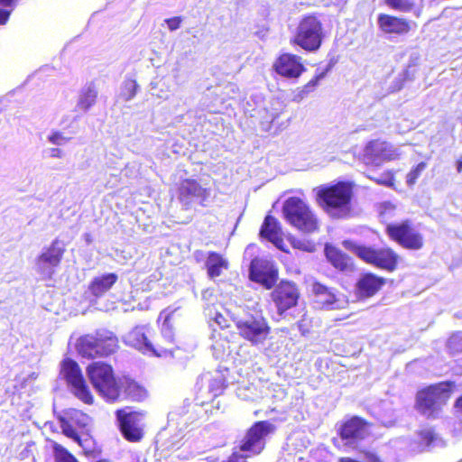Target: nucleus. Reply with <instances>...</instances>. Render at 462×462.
Segmentation results:
<instances>
[{"mask_svg": "<svg viewBox=\"0 0 462 462\" xmlns=\"http://www.w3.org/2000/svg\"><path fill=\"white\" fill-rule=\"evenodd\" d=\"M177 309L167 308L161 311L159 320L163 319L162 334L154 338L152 342L145 338L144 346L157 357L173 356L175 350L180 347L174 334V313Z\"/></svg>", "mask_w": 462, "mask_h": 462, "instance_id": "8", "label": "nucleus"}, {"mask_svg": "<svg viewBox=\"0 0 462 462\" xmlns=\"http://www.w3.org/2000/svg\"><path fill=\"white\" fill-rule=\"evenodd\" d=\"M118 276L115 273H109L95 277L88 284V291L96 298L102 297L117 282Z\"/></svg>", "mask_w": 462, "mask_h": 462, "instance_id": "27", "label": "nucleus"}, {"mask_svg": "<svg viewBox=\"0 0 462 462\" xmlns=\"http://www.w3.org/2000/svg\"><path fill=\"white\" fill-rule=\"evenodd\" d=\"M283 218L303 234L319 232L320 221L312 208L299 197H289L282 208Z\"/></svg>", "mask_w": 462, "mask_h": 462, "instance_id": "4", "label": "nucleus"}, {"mask_svg": "<svg viewBox=\"0 0 462 462\" xmlns=\"http://www.w3.org/2000/svg\"><path fill=\"white\" fill-rule=\"evenodd\" d=\"M97 97V92L93 89H88L79 100V106L83 110L89 109L95 103Z\"/></svg>", "mask_w": 462, "mask_h": 462, "instance_id": "39", "label": "nucleus"}, {"mask_svg": "<svg viewBox=\"0 0 462 462\" xmlns=\"http://www.w3.org/2000/svg\"><path fill=\"white\" fill-rule=\"evenodd\" d=\"M61 140H64V137L60 132H54L49 136V141L54 144H59Z\"/></svg>", "mask_w": 462, "mask_h": 462, "instance_id": "44", "label": "nucleus"}, {"mask_svg": "<svg viewBox=\"0 0 462 462\" xmlns=\"http://www.w3.org/2000/svg\"><path fill=\"white\" fill-rule=\"evenodd\" d=\"M119 388V399L124 395L126 400L140 402L146 396L145 389L132 380L121 379Z\"/></svg>", "mask_w": 462, "mask_h": 462, "instance_id": "28", "label": "nucleus"}, {"mask_svg": "<svg viewBox=\"0 0 462 462\" xmlns=\"http://www.w3.org/2000/svg\"><path fill=\"white\" fill-rule=\"evenodd\" d=\"M288 241L293 249L306 253H313L316 251V244L312 240L290 236Z\"/></svg>", "mask_w": 462, "mask_h": 462, "instance_id": "33", "label": "nucleus"}, {"mask_svg": "<svg viewBox=\"0 0 462 462\" xmlns=\"http://www.w3.org/2000/svg\"><path fill=\"white\" fill-rule=\"evenodd\" d=\"M456 411L462 416V394L457 398L454 402Z\"/></svg>", "mask_w": 462, "mask_h": 462, "instance_id": "46", "label": "nucleus"}, {"mask_svg": "<svg viewBox=\"0 0 462 462\" xmlns=\"http://www.w3.org/2000/svg\"><path fill=\"white\" fill-rule=\"evenodd\" d=\"M12 12L11 8H0V25H5L8 23Z\"/></svg>", "mask_w": 462, "mask_h": 462, "instance_id": "42", "label": "nucleus"}, {"mask_svg": "<svg viewBox=\"0 0 462 462\" xmlns=\"http://www.w3.org/2000/svg\"><path fill=\"white\" fill-rule=\"evenodd\" d=\"M345 249L355 254L365 263L371 264L378 269L393 273L399 267L400 255L390 246L374 248L365 245H359L356 242L346 239L342 241Z\"/></svg>", "mask_w": 462, "mask_h": 462, "instance_id": "5", "label": "nucleus"}, {"mask_svg": "<svg viewBox=\"0 0 462 462\" xmlns=\"http://www.w3.org/2000/svg\"><path fill=\"white\" fill-rule=\"evenodd\" d=\"M61 373L73 394L86 404L94 403V396L81 373L78 363L72 359H65L62 362Z\"/></svg>", "mask_w": 462, "mask_h": 462, "instance_id": "14", "label": "nucleus"}, {"mask_svg": "<svg viewBox=\"0 0 462 462\" xmlns=\"http://www.w3.org/2000/svg\"><path fill=\"white\" fill-rule=\"evenodd\" d=\"M354 189L355 183L348 180L321 185L315 189L316 202L330 217L348 218L354 213Z\"/></svg>", "mask_w": 462, "mask_h": 462, "instance_id": "1", "label": "nucleus"}, {"mask_svg": "<svg viewBox=\"0 0 462 462\" xmlns=\"http://www.w3.org/2000/svg\"><path fill=\"white\" fill-rule=\"evenodd\" d=\"M51 155L52 157L60 158L62 156V151L59 148H52L51 149Z\"/></svg>", "mask_w": 462, "mask_h": 462, "instance_id": "47", "label": "nucleus"}, {"mask_svg": "<svg viewBox=\"0 0 462 462\" xmlns=\"http://www.w3.org/2000/svg\"><path fill=\"white\" fill-rule=\"evenodd\" d=\"M381 32L389 36H404L412 31V23L402 16L381 13L377 15Z\"/></svg>", "mask_w": 462, "mask_h": 462, "instance_id": "20", "label": "nucleus"}, {"mask_svg": "<svg viewBox=\"0 0 462 462\" xmlns=\"http://www.w3.org/2000/svg\"><path fill=\"white\" fill-rule=\"evenodd\" d=\"M454 386L452 381H442L420 389L415 396V409L428 419L438 418Z\"/></svg>", "mask_w": 462, "mask_h": 462, "instance_id": "3", "label": "nucleus"}, {"mask_svg": "<svg viewBox=\"0 0 462 462\" xmlns=\"http://www.w3.org/2000/svg\"><path fill=\"white\" fill-rule=\"evenodd\" d=\"M327 70L317 73L311 79H310L304 86H302L299 95L303 97L304 96H307L310 92L314 91L319 86V81L325 78Z\"/></svg>", "mask_w": 462, "mask_h": 462, "instance_id": "36", "label": "nucleus"}, {"mask_svg": "<svg viewBox=\"0 0 462 462\" xmlns=\"http://www.w3.org/2000/svg\"><path fill=\"white\" fill-rule=\"evenodd\" d=\"M259 235L262 238L273 244L278 249L285 252L283 235L281 223L276 217L268 214L261 226Z\"/></svg>", "mask_w": 462, "mask_h": 462, "instance_id": "22", "label": "nucleus"}, {"mask_svg": "<svg viewBox=\"0 0 462 462\" xmlns=\"http://www.w3.org/2000/svg\"><path fill=\"white\" fill-rule=\"evenodd\" d=\"M271 298L282 315L298 304L300 291L295 282L282 280L271 292Z\"/></svg>", "mask_w": 462, "mask_h": 462, "instance_id": "17", "label": "nucleus"}, {"mask_svg": "<svg viewBox=\"0 0 462 462\" xmlns=\"http://www.w3.org/2000/svg\"><path fill=\"white\" fill-rule=\"evenodd\" d=\"M76 442L82 448L84 454L87 456L96 457L101 453V448L88 434H82L79 440Z\"/></svg>", "mask_w": 462, "mask_h": 462, "instance_id": "32", "label": "nucleus"}, {"mask_svg": "<svg viewBox=\"0 0 462 462\" xmlns=\"http://www.w3.org/2000/svg\"><path fill=\"white\" fill-rule=\"evenodd\" d=\"M386 284V279L372 272L362 273L355 284L358 299L366 300L375 296Z\"/></svg>", "mask_w": 462, "mask_h": 462, "instance_id": "21", "label": "nucleus"}, {"mask_svg": "<svg viewBox=\"0 0 462 462\" xmlns=\"http://www.w3.org/2000/svg\"><path fill=\"white\" fill-rule=\"evenodd\" d=\"M117 427L123 438L131 443L142 441L144 437V425L143 423L144 412L119 409L116 411Z\"/></svg>", "mask_w": 462, "mask_h": 462, "instance_id": "12", "label": "nucleus"}, {"mask_svg": "<svg viewBox=\"0 0 462 462\" xmlns=\"http://www.w3.org/2000/svg\"><path fill=\"white\" fill-rule=\"evenodd\" d=\"M238 335L253 346L263 344L271 333L267 319L262 315L251 316L236 321Z\"/></svg>", "mask_w": 462, "mask_h": 462, "instance_id": "13", "label": "nucleus"}, {"mask_svg": "<svg viewBox=\"0 0 462 462\" xmlns=\"http://www.w3.org/2000/svg\"><path fill=\"white\" fill-rule=\"evenodd\" d=\"M97 462H103L102 460L97 461Z\"/></svg>", "mask_w": 462, "mask_h": 462, "instance_id": "49", "label": "nucleus"}, {"mask_svg": "<svg viewBox=\"0 0 462 462\" xmlns=\"http://www.w3.org/2000/svg\"><path fill=\"white\" fill-rule=\"evenodd\" d=\"M426 167L427 163L421 162L407 173L406 182L408 186L411 187L416 183L417 180L420 178V176L421 175L422 171L426 169Z\"/></svg>", "mask_w": 462, "mask_h": 462, "instance_id": "38", "label": "nucleus"}, {"mask_svg": "<svg viewBox=\"0 0 462 462\" xmlns=\"http://www.w3.org/2000/svg\"><path fill=\"white\" fill-rule=\"evenodd\" d=\"M182 19L180 16H173L171 18H167L165 23L170 31H175L180 27Z\"/></svg>", "mask_w": 462, "mask_h": 462, "instance_id": "41", "label": "nucleus"}, {"mask_svg": "<svg viewBox=\"0 0 462 462\" xmlns=\"http://www.w3.org/2000/svg\"><path fill=\"white\" fill-rule=\"evenodd\" d=\"M385 234L391 241L407 250L417 251L424 246L423 235L410 219L387 224Z\"/></svg>", "mask_w": 462, "mask_h": 462, "instance_id": "9", "label": "nucleus"}, {"mask_svg": "<svg viewBox=\"0 0 462 462\" xmlns=\"http://www.w3.org/2000/svg\"><path fill=\"white\" fill-rule=\"evenodd\" d=\"M17 0H0V5L6 8L14 9Z\"/></svg>", "mask_w": 462, "mask_h": 462, "instance_id": "45", "label": "nucleus"}, {"mask_svg": "<svg viewBox=\"0 0 462 462\" xmlns=\"http://www.w3.org/2000/svg\"><path fill=\"white\" fill-rule=\"evenodd\" d=\"M457 171L458 172H461L462 171V159H459L457 161Z\"/></svg>", "mask_w": 462, "mask_h": 462, "instance_id": "48", "label": "nucleus"}, {"mask_svg": "<svg viewBox=\"0 0 462 462\" xmlns=\"http://www.w3.org/2000/svg\"><path fill=\"white\" fill-rule=\"evenodd\" d=\"M374 181L379 185L393 187L395 183L394 174L392 171H384L381 176L373 178Z\"/></svg>", "mask_w": 462, "mask_h": 462, "instance_id": "40", "label": "nucleus"}, {"mask_svg": "<svg viewBox=\"0 0 462 462\" xmlns=\"http://www.w3.org/2000/svg\"><path fill=\"white\" fill-rule=\"evenodd\" d=\"M137 89L138 84L135 79H128L125 80L122 90V96L125 100L127 101L134 97L137 93Z\"/></svg>", "mask_w": 462, "mask_h": 462, "instance_id": "37", "label": "nucleus"}, {"mask_svg": "<svg viewBox=\"0 0 462 462\" xmlns=\"http://www.w3.org/2000/svg\"><path fill=\"white\" fill-rule=\"evenodd\" d=\"M227 387L226 376L221 373L212 375L208 382V392L212 399H215L224 393Z\"/></svg>", "mask_w": 462, "mask_h": 462, "instance_id": "30", "label": "nucleus"}, {"mask_svg": "<svg viewBox=\"0 0 462 462\" xmlns=\"http://www.w3.org/2000/svg\"><path fill=\"white\" fill-rule=\"evenodd\" d=\"M249 280L271 290L279 279V271L275 264L263 257H254L249 265Z\"/></svg>", "mask_w": 462, "mask_h": 462, "instance_id": "15", "label": "nucleus"}, {"mask_svg": "<svg viewBox=\"0 0 462 462\" xmlns=\"http://www.w3.org/2000/svg\"><path fill=\"white\" fill-rule=\"evenodd\" d=\"M65 247L63 243L55 238L51 245L38 256L37 263L40 265H47L51 267H57L60 265Z\"/></svg>", "mask_w": 462, "mask_h": 462, "instance_id": "25", "label": "nucleus"}, {"mask_svg": "<svg viewBox=\"0 0 462 462\" xmlns=\"http://www.w3.org/2000/svg\"><path fill=\"white\" fill-rule=\"evenodd\" d=\"M215 322L222 328H226L228 327V324H227V319H226V317L219 313V312H217L215 317L213 318Z\"/></svg>", "mask_w": 462, "mask_h": 462, "instance_id": "43", "label": "nucleus"}, {"mask_svg": "<svg viewBox=\"0 0 462 462\" xmlns=\"http://www.w3.org/2000/svg\"><path fill=\"white\" fill-rule=\"evenodd\" d=\"M372 425L360 416H350L338 424L337 434L345 447L355 448L370 435Z\"/></svg>", "mask_w": 462, "mask_h": 462, "instance_id": "11", "label": "nucleus"}, {"mask_svg": "<svg viewBox=\"0 0 462 462\" xmlns=\"http://www.w3.org/2000/svg\"><path fill=\"white\" fill-rule=\"evenodd\" d=\"M397 157L396 150L386 141L374 139L369 141L364 148L362 160L366 165H379L383 162Z\"/></svg>", "mask_w": 462, "mask_h": 462, "instance_id": "18", "label": "nucleus"}, {"mask_svg": "<svg viewBox=\"0 0 462 462\" xmlns=\"http://www.w3.org/2000/svg\"><path fill=\"white\" fill-rule=\"evenodd\" d=\"M275 430L276 427L268 420L255 421L240 440L239 450L245 452L247 457L261 454L266 446L265 438Z\"/></svg>", "mask_w": 462, "mask_h": 462, "instance_id": "10", "label": "nucleus"}, {"mask_svg": "<svg viewBox=\"0 0 462 462\" xmlns=\"http://www.w3.org/2000/svg\"><path fill=\"white\" fill-rule=\"evenodd\" d=\"M68 416L69 418H61L60 420L61 431L66 437L73 439L74 441H79L81 435L73 427L70 420L75 421L79 427L83 428L88 424V417L78 410L70 411L68 413Z\"/></svg>", "mask_w": 462, "mask_h": 462, "instance_id": "24", "label": "nucleus"}, {"mask_svg": "<svg viewBox=\"0 0 462 462\" xmlns=\"http://www.w3.org/2000/svg\"><path fill=\"white\" fill-rule=\"evenodd\" d=\"M418 444L423 448L430 447L437 439L438 434L432 428H425L417 431Z\"/></svg>", "mask_w": 462, "mask_h": 462, "instance_id": "34", "label": "nucleus"}, {"mask_svg": "<svg viewBox=\"0 0 462 462\" xmlns=\"http://www.w3.org/2000/svg\"><path fill=\"white\" fill-rule=\"evenodd\" d=\"M51 446L54 462H79L78 458L61 444L52 440Z\"/></svg>", "mask_w": 462, "mask_h": 462, "instance_id": "31", "label": "nucleus"}, {"mask_svg": "<svg viewBox=\"0 0 462 462\" xmlns=\"http://www.w3.org/2000/svg\"><path fill=\"white\" fill-rule=\"evenodd\" d=\"M388 7L400 13H411L416 5L414 0H384Z\"/></svg>", "mask_w": 462, "mask_h": 462, "instance_id": "35", "label": "nucleus"}, {"mask_svg": "<svg viewBox=\"0 0 462 462\" xmlns=\"http://www.w3.org/2000/svg\"><path fill=\"white\" fill-rule=\"evenodd\" d=\"M273 69L282 78L294 79H299L306 71V67L300 56L284 52L276 58Z\"/></svg>", "mask_w": 462, "mask_h": 462, "instance_id": "19", "label": "nucleus"}, {"mask_svg": "<svg viewBox=\"0 0 462 462\" xmlns=\"http://www.w3.org/2000/svg\"><path fill=\"white\" fill-rule=\"evenodd\" d=\"M209 196L210 189L202 187L195 179H183L177 186V198L185 209L190 208L194 199H199V204L205 207Z\"/></svg>", "mask_w": 462, "mask_h": 462, "instance_id": "16", "label": "nucleus"}, {"mask_svg": "<svg viewBox=\"0 0 462 462\" xmlns=\"http://www.w3.org/2000/svg\"><path fill=\"white\" fill-rule=\"evenodd\" d=\"M327 31L322 15L311 13L301 16L295 32L290 38V44L306 52L318 51L326 38Z\"/></svg>", "mask_w": 462, "mask_h": 462, "instance_id": "2", "label": "nucleus"}, {"mask_svg": "<svg viewBox=\"0 0 462 462\" xmlns=\"http://www.w3.org/2000/svg\"><path fill=\"white\" fill-rule=\"evenodd\" d=\"M118 348V337L113 332L104 329L79 337L76 344L78 353L88 359L110 356Z\"/></svg>", "mask_w": 462, "mask_h": 462, "instance_id": "6", "label": "nucleus"}, {"mask_svg": "<svg viewBox=\"0 0 462 462\" xmlns=\"http://www.w3.org/2000/svg\"><path fill=\"white\" fill-rule=\"evenodd\" d=\"M312 292L316 297L317 303H319L321 308H330L337 301V297L333 289L319 282H313Z\"/></svg>", "mask_w": 462, "mask_h": 462, "instance_id": "29", "label": "nucleus"}, {"mask_svg": "<svg viewBox=\"0 0 462 462\" xmlns=\"http://www.w3.org/2000/svg\"><path fill=\"white\" fill-rule=\"evenodd\" d=\"M324 254L328 262L338 272H347L353 269V260L338 247L326 244Z\"/></svg>", "mask_w": 462, "mask_h": 462, "instance_id": "23", "label": "nucleus"}, {"mask_svg": "<svg viewBox=\"0 0 462 462\" xmlns=\"http://www.w3.org/2000/svg\"><path fill=\"white\" fill-rule=\"evenodd\" d=\"M230 263L227 258L223 254L210 251L207 254L205 261V268L208 278L215 279L223 274V273L229 269Z\"/></svg>", "mask_w": 462, "mask_h": 462, "instance_id": "26", "label": "nucleus"}, {"mask_svg": "<svg viewBox=\"0 0 462 462\" xmlns=\"http://www.w3.org/2000/svg\"><path fill=\"white\" fill-rule=\"evenodd\" d=\"M87 374L94 388L106 402L119 400L121 379L116 376L112 365L93 362L87 367Z\"/></svg>", "mask_w": 462, "mask_h": 462, "instance_id": "7", "label": "nucleus"}]
</instances>
